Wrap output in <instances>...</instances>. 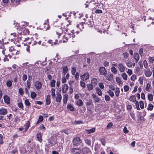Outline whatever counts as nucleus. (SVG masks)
I'll return each instance as SVG.
<instances>
[{
	"mask_svg": "<svg viewBox=\"0 0 154 154\" xmlns=\"http://www.w3.org/2000/svg\"><path fill=\"white\" fill-rule=\"evenodd\" d=\"M56 33L58 35V38L60 37L62 38L63 43L66 42L69 39L71 40L75 36V35L72 32H69L67 31L64 32H62V29L61 28H59L57 30Z\"/></svg>",
	"mask_w": 154,
	"mask_h": 154,
	"instance_id": "obj_1",
	"label": "nucleus"
},
{
	"mask_svg": "<svg viewBox=\"0 0 154 154\" xmlns=\"http://www.w3.org/2000/svg\"><path fill=\"white\" fill-rule=\"evenodd\" d=\"M85 5V8H87L89 6V8L92 10L99 8L98 7L99 6V3L95 1H92L90 2L87 1Z\"/></svg>",
	"mask_w": 154,
	"mask_h": 154,
	"instance_id": "obj_2",
	"label": "nucleus"
},
{
	"mask_svg": "<svg viewBox=\"0 0 154 154\" xmlns=\"http://www.w3.org/2000/svg\"><path fill=\"white\" fill-rule=\"evenodd\" d=\"M82 143L80 138L78 137H75L72 140V143L75 146H78Z\"/></svg>",
	"mask_w": 154,
	"mask_h": 154,
	"instance_id": "obj_3",
	"label": "nucleus"
},
{
	"mask_svg": "<svg viewBox=\"0 0 154 154\" xmlns=\"http://www.w3.org/2000/svg\"><path fill=\"white\" fill-rule=\"evenodd\" d=\"M71 151L72 154H79L82 152L79 148H73L71 149Z\"/></svg>",
	"mask_w": 154,
	"mask_h": 154,
	"instance_id": "obj_4",
	"label": "nucleus"
},
{
	"mask_svg": "<svg viewBox=\"0 0 154 154\" xmlns=\"http://www.w3.org/2000/svg\"><path fill=\"white\" fill-rule=\"evenodd\" d=\"M89 74L87 72H86L81 75L80 78L83 81H85L89 79Z\"/></svg>",
	"mask_w": 154,
	"mask_h": 154,
	"instance_id": "obj_5",
	"label": "nucleus"
},
{
	"mask_svg": "<svg viewBox=\"0 0 154 154\" xmlns=\"http://www.w3.org/2000/svg\"><path fill=\"white\" fill-rule=\"evenodd\" d=\"M117 67L121 72H124L125 71V66L123 64L121 63H119L118 64Z\"/></svg>",
	"mask_w": 154,
	"mask_h": 154,
	"instance_id": "obj_6",
	"label": "nucleus"
},
{
	"mask_svg": "<svg viewBox=\"0 0 154 154\" xmlns=\"http://www.w3.org/2000/svg\"><path fill=\"white\" fill-rule=\"evenodd\" d=\"M42 84L39 81H37L35 83L34 86L36 90H38L41 88Z\"/></svg>",
	"mask_w": 154,
	"mask_h": 154,
	"instance_id": "obj_7",
	"label": "nucleus"
},
{
	"mask_svg": "<svg viewBox=\"0 0 154 154\" xmlns=\"http://www.w3.org/2000/svg\"><path fill=\"white\" fill-rule=\"evenodd\" d=\"M68 86L67 84H64L62 86L61 91L63 93H66L68 89Z\"/></svg>",
	"mask_w": 154,
	"mask_h": 154,
	"instance_id": "obj_8",
	"label": "nucleus"
},
{
	"mask_svg": "<svg viewBox=\"0 0 154 154\" xmlns=\"http://www.w3.org/2000/svg\"><path fill=\"white\" fill-rule=\"evenodd\" d=\"M144 71L145 75L146 77H149L151 75L152 72L149 69H145Z\"/></svg>",
	"mask_w": 154,
	"mask_h": 154,
	"instance_id": "obj_9",
	"label": "nucleus"
},
{
	"mask_svg": "<svg viewBox=\"0 0 154 154\" xmlns=\"http://www.w3.org/2000/svg\"><path fill=\"white\" fill-rule=\"evenodd\" d=\"M8 112V110L4 107L0 108V115H5Z\"/></svg>",
	"mask_w": 154,
	"mask_h": 154,
	"instance_id": "obj_10",
	"label": "nucleus"
},
{
	"mask_svg": "<svg viewBox=\"0 0 154 154\" xmlns=\"http://www.w3.org/2000/svg\"><path fill=\"white\" fill-rule=\"evenodd\" d=\"M99 71L101 75H105L107 73V71L105 69V68L103 67H101L100 68Z\"/></svg>",
	"mask_w": 154,
	"mask_h": 154,
	"instance_id": "obj_11",
	"label": "nucleus"
},
{
	"mask_svg": "<svg viewBox=\"0 0 154 154\" xmlns=\"http://www.w3.org/2000/svg\"><path fill=\"white\" fill-rule=\"evenodd\" d=\"M3 99L4 102L7 104H9L10 103V99L9 96L7 95H4L3 96Z\"/></svg>",
	"mask_w": 154,
	"mask_h": 154,
	"instance_id": "obj_12",
	"label": "nucleus"
},
{
	"mask_svg": "<svg viewBox=\"0 0 154 154\" xmlns=\"http://www.w3.org/2000/svg\"><path fill=\"white\" fill-rule=\"evenodd\" d=\"M19 54V52L15 49L11 53H9L8 55H5L6 56H8L9 57H11V56L15 54Z\"/></svg>",
	"mask_w": 154,
	"mask_h": 154,
	"instance_id": "obj_13",
	"label": "nucleus"
},
{
	"mask_svg": "<svg viewBox=\"0 0 154 154\" xmlns=\"http://www.w3.org/2000/svg\"><path fill=\"white\" fill-rule=\"evenodd\" d=\"M56 95L57 96L56 97V101L57 102L59 103L60 102L62 98L61 94L59 93H57Z\"/></svg>",
	"mask_w": 154,
	"mask_h": 154,
	"instance_id": "obj_14",
	"label": "nucleus"
},
{
	"mask_svg": "<svg viewBox=\"0 0 154 154\" xmlns=\"http://www.w3.org/2000/svg\"><path fill=\"white\" fill-rule=\"evenodd\" d=\"M105 78L106 79L109 81H111L113 79V75L111 73H108L107 75H106Z\"/></svg>",
	"mask_w": 154,
	"mask_h": 154,
	"instance_id": "obj_15",
	"label": "nucleus"
},
{
	"mask_svg": "<svg viewBox=\"0 0 154 154\" xmlns=\"http://www.w3.org/2000/svg\"><path fill=\"white\" fill-rule=\"evenodd\" d=\"M43 26L44 28V29L45 30H47L50 28V27L48 24V21L47 20L44 23Z\"/></svg>",
	"mask_w": 154,
	"mask_h": 154,
	"instance_id": "obj_16",
	"label": "nucleus"
},
{
	"mask_svg": "<svg viewBox=\"0 0 154 154\" xmlns=\"http://www.w3.org/2000/svg\"><path fill=\"white\" fill-rule=\"evenodd\" d=\"M91 83L94 87L95 86L97 83V79L95 78H92L91 81Z\"/></svg>",
	"mask_w": 154,
	"mask_h": 154,
	"instance_id": "obj_17",
	"label": "nucleus"
},
{
	"mask_svg": "<svg viewBox=\"0 0 154 154\" xmlns=\"http://www.w3.org/2000/svg\"><path fill=\"white\" fill-rule=\"evenodd\" d=\"M50 97L51 96L50 95H48L46 96V104L47 105H49L51 103Z\"/></svg>",
	"mask_w": 154,
	"mask_h": 154,
	"instance_id": "obj_18",
	"label": "nucleus"
},
{
	"mask_svg": "<svg viewBox=\"0 0 154 154\" xmlns=\"http://www.w3.org/2000/svg\"><path fill=\"white\" fill-rule=\"evenodd\" d=\"M68 98V96L67 94H64V95H63V103L64 104H66Z\"/></svg>",
	"mask_w": 154,
	"mask_h": 154,
	"instance_id": "obj_19",
	"label": "nucleus"
},
{
	"mask_svg": "<svg viewBox=\"0 0 154 154\" xmlns=\"http://www.w3.org/2000/svg\"><path fill=\"white\" fill-rule=\"evenodd\" d=\"M127 66L129 67L130 68L132 67V66H134L135 65V63H132L131 61H128L126 63Z\"/></svg>",
	"mask_w": 154,
	"mask_h": 154,
	"instance_id": "obj_20",
	"label": "nucleus"
},
{
	"mask_svg": "<svg viewBox=\"0 0 154 154\" xmlns=\"http://www.w3.org/2000/svg\"><path fill=\"white\" fill-rule=\"evenodd\" d=\"M76 104L78 106H81L83 105V102L81 99H78L76 101Z\"/></svg>",
	"mask_w": 154,
	"mask_h": 154,
	"instance_id": "obj_21",
	"label": "nucleus"
},
{
	"mask_svg": "<svg viewBox=\"0 0 154 154\" xmlns=\"http://www.w3.org/2000/svg\"><path fill=\"white\" fill-rule=\"evenodd\" d=\"M42 136L41 133H38L36 135V137L40 143L41 142L42 139Z\"/></svg>",
	"mask_w": 154,
	"mask_h": 154,
	"instance_id": "obj_22",
	"label": "nucleus"
},
{
	"mask_svg": "<svg viewBox=\"0 0 154 154\" xmlns=\"http://www.w3.org/2000/svg\"><path fill=\"white\" fill-rule=\"evenodd\" d=\"M89 151V149L88 147H84L82 150V152L84 154H87Z\"/></svg>",
	"mask_w": 154,
	"mask_h": 154,
	"instance_id": "obj_23",
	"label": "nucleus"
},
{
	"mask_svg": "<svg viewBox=\"0 0 154 154\" xmlns=\"http://www.w3.org/2000/svg\"><path fill=\"white\" fill-rule=\"evenodd\" d=\"M134 58L135 59L136 62H137L139 59L138 54L137 53H134Z\"/></svg>",
	"mask_w": 154,
	"mask_h": 154,
	"instance_id": "obj_24",
	"label": "nucleus"
},
{
	"mask_svg": "<svg viewBox=\"0 0 154 154\" xmlns=\"http://www.w3.org/2000/svg\"><path fill=\"white\" fill-rule=\"evenodd\" d=\"M121 76L124 80L126 81L127 80L128 75L126 73L123 72L121 74Z\"/></svg>",
	"mask_w": 154,
	"mask_h": 154,
	"instance_id": "obj_25",
	"label": "nucleus"
},
{
	"mask_svg": "<svg viewBox=\"0 0 154 154\" xmlns=\"http://www.w3.org/2000/svg\"><path fill=\"white\" fill-rule=\"evenodd\" d=\"M96 92L97 94L99 96H101L102 95V93L101 90L98 87L96 88Z\"/></svg>",
	"mask_w": 154,
	"mask_h": 154,
	"instance_id": "obj_26",
	"label": "nucleus"
},
{
	"mask_svg": "<svg viewBox=\"0 0 154 154\" xmlns=\"http://www.w3.org/2000/svg\"><path fill=\"white\" fill-rule=\"evenodd\" d=\"M120 92L119 89L118 88H116V89L115 90V93L116 97H118L119 96Z\"/></svg>",
	"mask_w": 154,
	"mask_h": 154,
	"instance_id": "obj_27",
	"label": "nucleus"
},
{
	"mask_svg": "<svg viewBox=\"0 0 154 154\" xmlns=\"http://www.w3.org/2000/svg\"><path fill=\"white\" fill-rule=\"evenodd\" d=\"M96 129L94 128L88 130H86V131L88 134L92 133L94 132L95 131Z\"/></svg>",
	"mask_w": 154,
	"mask_h": 154,
	"instance_id": "obj_28",
	"label": "nucleus"
},
{
	"mask_svg": "<svg viewBox=\"0 0 154 154\" xmlns=\"http://www.w3.org/2000/svg\"><path fill=\"white\" fill-rule=\"evenodd\" d=\"M129 100L133 102H135L136 101V98L135 96L134 95H132L130 97Z\"/></svg>",
	"mask_w": 154,
	"mask_h": 154,
	"instance_id": "obj_29",
	"label": "nucleus"
},
{
	"mask_svg": "<svg viewBox=\"0 0 154 154\" xmlns=\"http://www.w3.org/2000/svg\"><path fill=\"white\" fill-rule=\"evenodd\" d=\"M150 87L151 85L150 84L148 83L145 89L146 90L148 91H150L151 90V88Z\"/></svg>",
	"mask_w": 154,
	"mask_h": 154,
	"instance_id": "obj_30",
	"label": "nucleus"
},
{
	"mask_svg": "<svg viewBox=\"0 0 154 154\" xmlns=\"http://www.w3.org/2000/svg\"><path fill=\"white\" fill-rule=\"evenodd\" d=\"M67 108L71 111H73L74 110V108L71 104H68L67 106Z\"/></svg>",
	"mask_w": 154,
	"mask_h": 154,
	"instance_id": "obj_31",
	"label": "nucleus"
},
{
	"mask_svg": "<svg viewBox=\"0 0 154 154\" xmlns=\"http://www.w3.org/2000/svg\"><path fill=\"white\" fill-rule=\"evenodd\" d=\"M90 18L91 19L90 20H86V21H87L86 23L88 24V25H89L90 26H91L93 25V23L91 20L92 19H91V17H90Z\"/></svg>",
	"mask_w": 154,
	"mask_h": 154,
	"instance_id": "obj_32",
	"label": "nucleus"
},
{
	"mask_svg": "<svg viewBox=\"0 0 154 154\" xmlns=\"http://www.w3.org/2000/svg\"><path fill=\"white\" fill-rule=\"evenodd\" d=\"M107 92L108 94L111 97H113L114 96V93L111 90H109Z\"/></svg>",
	"mask_w": 154,
	"mask_h": 154,
	"instance_id": "obj_33",
	"label": "nucleus"
},
{
	"mask_svg": "<svg viewBox=\"0 0 154 154\" xmlns=\"http://www.w3.org/2000/svg\"><path fill=\"white\" fill-rule=\"evenodd\" d=\"M24 103L26 106H29L31 105V103H30L29 100L28 99H26L25 100Z\"/></svg>",
	"mask_w": 154,
	"mask_h": 154,
	"instance_id": "obj_34",
	"label": "nucleus"
},
{
	"mask_svg": "<svg viewBox=\"0 0 154 154\" xmlns=\"http://www.w3.org/2000/svg\"><path fill=\"white\" fill-rule=\"evenodd\" d=\"M55 90L54 88H52L51 89V95L53 99L54 98L55 96Z\"/></svg>",
	"mask_w": 154,
	"mask_h": 154,
	"instance_id": "obj_35",
	"label": "nucleus"
},
{
	"mask_svg": "<svg viewBox=\"0 0 154 154\" xmlns=\"http://www.w3.org/2000/svg\"><path fill=\"white\" fill-rule=\"evenodd\" d=\"M73 15L75 16V18H80L82 15V14H79L78 12L74 13Z\"/></svg>",
	"mask_w": 154,
	"mask_h": 154,
	"instance_id": "obj_36",
	"label": "nucleus"
},
{
	"mask_svg": "<svg viewBox=\"0 0 154 154\" xmlns=\"http://www.w3.org/2000/svg\"><path fill=\"white\" fill-rule=\"evenodd\" d=\"M77 27L78 28H79L80 30L84 28V26L82 23H80L79 24H78L77 25Z\"/></svg>",
	"mask_w": 154,
	"mask_h": 154,
	"instance_id": "obj_37",
	"label": "nucleus"
},
{
	"mask_svg": "<svg viewBox=\"0 0 154 154\" xmlns=\"http://www.w3.org/2000/svg\"><path fill=\"white\" fill-rule=\"evenodd\" d=\"M111 71L114 74H116L117 73V70L114 67H112L111 69Z\"/></svg>",
	"mask_w": 154,
	"mask_h": 154,
	"instance_id": "obj_38",
	"label": "nucleus"
},
{
	"mask_svg": "<svg viewBox=\"0 0 154 154\" xmlns=\"http://www.w3.org/2000/svg\"><path fill=\"white\" fill-rule=\"evenodd\" d=\"M100 142H101L102 145L103 146H105L106 144V138L105 137L102 138L100 140Z\"/></svg>",
	"mask_w": 154,
	"mask_h": 154,
	"instance_id": "obj_39",
	"label": "nucleus"
},
{
	"mask_svg": "<svg viewBox=\"0 0 154 154\" xmlns=\"http://www.w3.org/2000/svg\"><path fill=\"white\" fill-rule=\"evenodd\" d=\"M6 85L7 87H10L12 85V83L11 81L8 80L7 81L6 83Z\"/></svg>",
	"mask_w": 154,
	"mask_h": 154,
	"instance_id": "obj_40",
	"label": "nucleus"
},
{
	"mask_svg": "<svg viewBox=\"0 0 154 154\" xmlns=\"http://www.w3.org/2000/svg\"><path fill=\"white\" fill-rule=\"evenodd\" d=\"M36 94L34 92H32L31 93L30 97L32 99L35 98L36 96Z\"/></svg>",
	"mask_w": 154,
	"mask_h": 154,
	"instance_id": "obj_41",
	"label": "nucleus"
},
{
	"mask_svg": "<svg viewBox=\"0 0 154 154\" xmlns=\"http://www.w3.org/2000/svg\"><path fill=\"white\" fill-rule=\"evenodd\" d=\"M143 79L144 78L143 77H141L139 78L138 81L140 84L141 85L143 84Z\"/></svg>",
	"mask_w": 154,
	"mask_h": 154,
	"instance_id": "obj_42",
	"label": "nucleus"
},
{
	"mask_svg": "<svg viewBox=\"0 0 154 154\" xmlns=\"http://www.w3.org/2000/svg\"><path fill=\"white\" fill-rule=\"evenodd\" d=\"M87 85L88 90L91 91L93 89V85L91 84H87Z\"/></svg>",
	"mask_w": 154,
	"mask_h": 154,
	"instance_id": "obj_43",
	"label": "nucleus"
},
{
	"mask_svg": "<svg viewBox=\"0 0 154 154\" xmlns=\"http://www.w3.org/2000/svg\"><path fill=\"white\" fill-rule=\"evenodd\" d=\"M63 73L65 75L68 71V69L66 66L63 67Z\"/></svg>",
	"mask_w": 154,
	"mask_h": 154,
	"instance_id": "obj_44",
	"label": "nucleus"
},
{
	"mask_svg": "<svg viewBox=\"0 0 154 154\" xmlns=\"http://www.w3.org/2000/svg\"><path fill=\"white\" fill-rule=\"evenodd\" d=\"M71 73L72 74L74 75L75 73V72L76 71V69L75 67H74L72 66L71 67Z\"/></svg>",
	"mask_w": 154,
	"mask_h": 154,
	"instance_id": "obj_45",
	"label": "nucleus"
},
{
	"mask_svg": "<svg viewBox=\"0 0 154 154\" xmlns=\"http://www.w3.org/2000/svg\"><path fill=\"white\" fill-rule=\"evenodd\" d=\"M55 81L53 79L50 82V85L51 87H54L55 86Z\"/></svg>",
	"mask_w": 154,
	"mask_h": 154,
	"instance_id": "obj_46",
	"label": "nucleus"
},
{
	"mask_svg": "<svg viewBox=\"0 0 154 154\" xmlns=\"http://www.w3.org/2000/svg\"><path fill=\"white\" fill-rule=\"evenodd\" d=\"M36 43L37 42L33 40H32L30 42H29L28 43L29 44H31L32 46L36 45Z\"/></svg>",
	"mask_w": 154,
	"mask_h": 154,
	"instance_id": "obj_47",
	"label": "nucleus"
},
{
	"mask_svg": "<svg viewBox=\"0 0 154 154\" xmlns=\"http://www.w3.org/2000/svg\"><path fill=\"white\" fill-rule=\"evenodd\" d=\"M85 142L88 145V146H91V142L90 140L88 139H85Z\"/></svg>",
	"mask_w": 154,
	"mask_h": 154,
	"instance_id": "obj_48",
	"label": "nucleus"
},
{
	"mask_svg": "<svg viewBox=\"0 0 154 154\" xmlns=\"http://www.w3.org/2000/svg\"><path fill=\"white\" fill-rule=\"evenodd\" d=\"M124 89L125 92H127L129 90V87L128 85H125L124 86Z\"/></svg>",
	"mask_w": 154,
	"mask_h": 154,
	"instance_id": "obj_49",
	"label": "nucleus"
},
{
	"mask_svg": "<svg viewBox=\"0 0 154 154\" xmlns=\"http://www.w3.org/2000/svg\"><path fill=\"white\" fill-rule=\"evenodd\" d=\"M153 108V106L151 104H149L148 105L147 109L149 110H151Z\"/></svg>",
	"mask_w": 154,
	"mask_h": 154,
	"instance_id": "obj_50",
	"label": "nucleus"
},
{
	"mask_svg": "<svg viewBox=\"0 0 154 154\" xmlns=\"http://www.w3.org/2000/svg\"><path fill=\"white\" fill-rule=\"evenodd\" d=\"M137 78V75L135 74L133 75L131 77V80L133 81H135Z\"/></svg>",
	"mask_w": 154,
	"mask_h": 154,
	"instance_id": "obj_51",
	"label": "nucleus"
},
{
	"mask_svg": "<svg viewBox=\"0 0 154 154\" xmlns=\"http://www.w3.org/2000/svg\"><path fill=\"white\" fill-rule=\"evenodd\" d=\"M116 82L118 83V84L120 85L122 81L119 77H116Z\"/></svg>",
	"mask_w": 154,
	"mask_h": 154,
	"instance_id": "obj_52",
	"label": "nucleus"
},
{
	"mask_svg": "<svg viewBox=\"0 0 154 154\" xmlns=\"http://www.w3.org/2000/svg\"><path fill=\"white\" fill-rule=\"evenodd\" d=\"M40 129L43 131H45V128L43 124H42L40 126Z\"/></svg>",
	"mask_w": 154,
	"mask_h": 154,
	"instance_id": "obj_53",
	"label": "nucleus"
},
{
	"mask_svg": "<svg viewBox=\"0 0 154 154\" xmlns=\"http://www.w3.org/2000/svg\"><path fill=\"white\" fill-rule=\"evenodd\" d=\"M18 106L20 108L22 109H23V105L22 103L20 102L19 103H18Z\"/></svg>",
	"mask_w": 154,
	"mask_h": 154,
	"instance_id": "obj_54",
	"label": "nucleus"
},
{
	"mask_svg": "<svg viewBox=\"0 0 154 154\" xmlns=\"http://www.w3.org/2000/svg\"><path fill=\"white\" fill-rule=\"evenodd\" d=\"M30 126V123L29 121H28L26 124V127H25V130L26 131L28 128H29V127Z\"/></svg>",
	"mask_w": 154,
	"mask_h": 154,
	"instance_id": "obj_55",
	"label": "nucleus"
},
{
	"mask_svg": "<svg viewBox=\"0 0 154 154\" xmlns=\"http://www.w3.org/2000/svg\"><path fill=\"white\" fill-rule=\"evenodd\" d=\"M109 87L110 89V90H112L113 91H114L116 89V88L115 86L112 85H109Z\"/></svg>",
	"mask_w": 154,
	"mask_h": 154,
	"instance_id": "obj_56",
	"label": "nucleus"
},
{
	"mask_svg": "<svg viewBox=\"0 0 154 154\" xmlns=\"http://www.w3.org/2000/svg\"><path fill=\"white\" fill-rule=\"evenodd\" d=\"M127 73L129 76H130L132 74V71L131 69H128L127 71Z\"/></svg>",
	"mask_w": 154,
	"mask_h": 154,
	"instance_id": "obj_57",
	"label": "nucleus"
},
{
	"mask_svg": "<svg viewBox=\"0 0 154 154\" xmlns=\"http://www.w3.org/2000/svg\"><path fill=\"white\" fill-rule=\"evenodd\" d=\"M148 99L149 101H152L153 100V96L152 94H149L148 95Z\"/></svg>",
	"mask_w": 154,
	"mask_h": 154,
	"instance_id": "obj_58",
	"label": "nucleus"
},
{
	"mask_svg": "<svg viewBox=\"0 0 154 154\" xmlns=\"http://www.w3.org/2000/svg\"><path fill=\"white\" fill-rule=\"evenodd\" d=\"M139 105L141 109H143L144 108V103L143 101H140L139 102Z\"/></svg>",
	"mask_w": 154,
	"mask_h": 154,
	"instance_id": "obj_59",
	"label": "nucleus"
},
{
	"mask_svg": "<svg viewBox=\"0 0 154 154\" xmlns=\"http://www.w3.org/2000/svg\"><path fill=\"white\" fill-rule=\"evenodd\" d=\"M75 75V77L76 80H78L79 79V74L78 72H76L75 74L74 75Z\"/></svg>",
	"mask_w": 154,
	"mask_h": 154,
	"instance_id": "obj_60",
	"label": "nucleus"
},
{
	"mask_svg": "<svg viewBox=\"0 0 154 154\" xmlns=\"http://www.w3.org/2000/svg\"><path fill=\"white\" fill-rule=\"evenodd\" d=\"M92 103V101L91 100H88L86 103V104L87 105L89 106Z\"/></svg>",
	"mask_w": 154,
	"mask_h": 154,
	"instance_id": "obj_61",
	"label": "nucleus"
},
{
	"mask_svg": "<svg viewBox=\"0 0 154 154\" xmlns=\"http://www.w3.org/2000/svg\"><path fill=\"white\" fill-rule=\"evenodd\" d=\"M19 93L21 95H23L24 92L23 89L22 88H20L19 89Z\"/></svg>",
	"mask_w": 154,
	"mask_h": 154,
	"instance_id": "obj_62",
	"label": "nucleus"
},
{
	"mask_svg": "<svg viewBox=\"0 0 154 154\" xmlns=\"http://www.w3.org/2000/svg\"><path fill=\"white\" fill-rule=\"evenodd\" d=\"M143 63L145 67L146 68H147L148 66V65L147 62V61L146 60H145L144 61Z\"/></svg>",
	"mask_w": 154,
	"mask_h": 154,
	"instance_id": "obj_63",
	"label": "nucleus"
},
{
	"mask_svg": "<svg viewBox=\"0 0 154 154\" xmlns=\"http://www.w3.org/2000/svg\"><path fill=\"white\" fill-rule=\"evenodd\" d=\"M149 61L151 63H152L154 61V57H150L149 59Z\"/></svg>",
	"mask_w": 154,
	"mask_h": 154,
	"instance_id": "obj_64",
	"label": "nucleus"
}]
</instances>
